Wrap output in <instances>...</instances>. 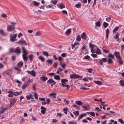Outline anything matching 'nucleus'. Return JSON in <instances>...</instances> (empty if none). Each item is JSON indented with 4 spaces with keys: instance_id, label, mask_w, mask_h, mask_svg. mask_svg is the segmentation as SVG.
I'll list each match as a JSON object with an SVG mask.
<instances>
[{
    "instance_id": "1",
    "label": "nucleus",
    "mask_w": 124,
    "mask_h": 124,
    "mask_svg": "<svg viewBox=\"0 0 124 124\" xmlns=\"http://www.w3.org/2000/svg\"><path fill=\"white\" fill-rule=\"evenodd\" d=\"M22 50L23 53V54L22 55L23 58L25 61H26L28 58V57L27 56V51L24 47H22Z\"/></svg>"
},
{
    "instance_id": "2",
    "label": "nucleus",
    "mask_w": 124,
    "mask_h": 124,
    "mask_svg": "<svg viewBox=\"0 0 124 124\" xmlns=\"http://www.w3.org/2000/svg\"><path fill=\"white\" fill-rule=\"evenodd\" d=\"M17 34H15L13 36H12V35L11 34H10V41L12 42H14L16 40V37Z\"/></svg>"
},
{
    "instance_id": "3",
    "label": "nucleus",
    "mask_w": 124,
    "mask_h": 124,
    "mask_svg": "<svg viewBox=\"0 0 124 124\" xmlns=\"http://www.w3.org/2000/svg\"><path fill=\"white\" fill-rule=\"evenodd\" d=\"M70 77L72 79L73 78H78L80 77L81 78L82 77H81L78 75H77L75 73H74L71 74L70 76Z\"/></svg>"
},
{
    "instance_id": "4",
    "label": "nucleus",
    "mask_w": 124,
    "mask_h": 124,
    "mask_svg": "<svg viewBox=\"0 0 124 124\" xmlns=\"http://www.w3.org/2000/svg\"><path fill=\"white\" fill-rule=\"evenodd\" d=\"M16 99L14 98H13L11 99V101L10 102V107H11L14 105V103L16 102Z\"/></svg>"
},
{
    "instance_id": "5",
    "label": "nucleus",
    "mask_w": 124,
    "mask_h": 124,
    "mask_svg": "<svg viewBox=\"0 0 124 124\" xmlns=\"http://www.w3.org/2000/svg\"><path fill=\"white\" fill-rule=\"evenodd\" d=\"M114 54L117 59H119L120 58H121L120 54L119 52L117 51H115L114 52Z\"/></svg>"
},
{
    "instance_id": "6",
    "label": "nucleus",
    "mask_w": 124,
    "mask_h": 124,
    "mask_svg": "<svg viewBox=\"0 0 124 124\" xmlns=\"http://www.w3.org/2000/svg\"><path fill=\"white\" fill-rule=\"evenodd\" d=\"M26 72H27L29 74H30L33 77L35 76L36 74V72L33 70H32L31 71L27 70Z\"/></svg>"
},
{
    "instance_id": "7",
    "label": "nucleus",
    "mask_w": 124,
    "mask_h": 124,
    "mask_svg": "<svg viewBox=\"0 0 124 124\" xmlns=\"http://www.w3.org/2000/svg\"><path fill=\"white\" fill-rule=\"evenodd\" d=\"M15 27L13 26L12 27L11 25H8L7 29L9 31H12L14 30Z\"/></svg>"
},
{
    "instance_id": "8",
    "label": "nucleus",
    "mask_w": 124,
    "mask_h": 124,
    "mask_svg": "<svg viewBox=\"0 0 124 124\" xmlns=\"http://www.w3.org/2000/svg\"><path fill=\"white\" fill-rule=\"evenodd\" d=\"M81 37L82 39L84 40L86 39L87 38L86 34L84 32L82 33Z\"/></svg>"
},
{
    "instance_id": "9",
    "label": "nucleus",
    "mask_w": 124,
    "mask_h": 124,
    "mask_svg": "<svg viewBox=\"0 0 124 124\" xmlns=\"http://www.w3.org/2000/svg\"><path fill=\"white\" fill-rule=\"evenodd\" d=\"M21 52V51L19 47H18L14 49V52L19 54Z\"/></svg>"
},
{
    "instance_id": "10",
    "label": "nucleus",
    "mask_w": 124,
    "mask_h": 124,
    "mask_svg": "<svg viewBox=\"0 0 124 124\" xmlns=\"http://www.w3.org/2000/svg\"><path fill=\"white\" fill-rule=\"evenodd\" d=\"M18 43L20 44H24L26 45H27V44L26 43V41L24 40H20L18 42Z\"/></svg>"
},
{
    "instance_id": "11",
    "label": "nucleus",
    "mask_w": 124,
    "mask_h": 124,
    "mask_svg": "<svg viewBox=\"0 0 124 124\" xmlns=\"http://www.w3.org/2000/svg\"><path fill=\"white\" fill-rule=\"evenodd\" d=\"M86 116V114L85 113H84L83 114H81L80 116H79L78 118V121H79L84 116Z\"/></svg>"
},
{
    "instance_id": "12",
    "label": "nucleus",
    "mask_w": 124,
    "mask_h": 124,
    "mask_svg": "<svg viewBox=\"0 0 124 124\" xmlns=\"http://www.w3.org/2000/svg\"><path fill=\"white\" fill-rule=\"evenodd\" d=\"M47 82L49 83H53V84H55L56 82H55L53 79L50 78L47 81Z\"/></svg>"
},
{
    "instance_id": "13",
    "label": "nucleus",
    "mask_w": 124,
    "mask_h": 124,
    "mask_svg": "<svg viewBox=\"0 0 124 124\" xmlns=\"http://www.w3.org/2000/svg\"><path fill=\"white\" fill-rule=\"evenodd\" d=\"M96 50L95 52V53L98 54H100L101 53V50L97 47H96Z\"/></svg>"
},
{
    "instance_id": "14",
    "label": "nucleus",
    "mask_w": 124,
    "mask_h": 124,
    "mask_svg": "<svg viewBox=\"0 0 124 124\" xmlns=\"http://www.w3.org/2000/svg\"><path fill=\"white\" fill-rule=\"evenodd\" d=\"M40 79L43 81H45L47 79V78L46 77L42 76L40 77Z\"/></svg>"
},
{
    "instance_id": "15",
    "label": "nucleus",
    "mask_w": 124,
    "mask_h": 124,
    "mask_svg": "<svg viewBox=\"0 0 124 124\" xmlns=\"http://www.w3.org/2000/svg\"><path fill=\"white\" fill-rule=\"evenodd\" d=\"M89 47L91 48V49H93L94 48H96V47H97L96 45L91 44V43H89Z\"/></svg>"
},
{
    "instance_id": "16",
    "label": "nucleus",
    "mask_w": 124,
    "mask_h": 124,
    "mask_svg": "<svg viewBox=\"0 0 124 124\" xmlns=\"http://www.w3.org/2000/svg\"><path fill=\"white\" fill-rule=\"evenodd\" d=\"M23 63L22 62H20L17 64V66L19 68H20L23 66Z\"/></svg>"
},
{
    "instance_id": "17",
    "label": "nucleus",
    "mask_w": 124,
    "mask_h": 124,
    "mask_svg": "<svg viewBox=\"0 0 124 124\" xmlns=\"http://www.w3.org/2000/svg\"><path fill=\"white\" fill-rule=\"evenodd\" d=\"M22 93V91H20L19 92H15L14 93H13V95L15 96H17L19 95L20 94Z\"/></svg>"
},
{
    "instance_id": "18",
    "label": "nucleus",
    "mask_w": 124,
    "mask_h": 124,
    "mask_svg": "<svg viewBox=\"0 0 124 124\" xmlns=\"http://www.w3.org/2000/svg\"><path fill=\"white\" fill-rule=\"evenodd\" d=\"M8 109V108H2L0 110V113L1 114L2 113H3L4 112V111L6 110H7Z\"/></svg>"
},
{
    "instance_id": "19",
    "label": "nucleus",
    "mask_w": 124,
    "mask_h": 124,
    "mask_svg": "<svg viewBox=\"0 0 124 124\" xmlns=\"http://www.w3.org/2000/svg\"><path fill=\"white\" fill-rule=\"evenodd\" d=\"M62 85L63 87H67V89H69L70 88V87L69 86V85L66 84H62Z\"/></svg>"
},
{
    "instance_id": "20",
    "label": "nucleus",
    "mask_w": 124,
    "mask_h": 124,
    "mask_svg": "<svg viewBox=\"0 0 124 124\" xmlns=\"http://www.w3.org/2000/svg\"><path fill=\"white\" fill-rule=\"evenodd\" d=\"M75 102L76 104L78 105H81L83 104V103L80 101H76Z\"/></svg>"
},
{
    "instance_id": "21",
    "label": "nucleus",
    "mask_w": 124,
    "mask_h": 124,
    "mask_svg": "<svg viewBox=\"0 0 124 124\" xmlns=\"http://www.w3.org/2000/svg\"><path fill=\"white\" fill-rule=\"evenodd\" d=\"M54 78L58 80H59L60 79V77L58 75H55L54 76Z\"/></svg>"
},
{
    "instance_id": "22",
    "label": "nucleus",
    "mask_w": 124,
    "mask_h": 124,
    "mask_svg": "<svg viewBox=\"0 0 124 124\" xmlns=\"http://www.w3.org/2000/svg\"><path fill=\"white\" fill-rule=\"evenodd\" d=\"M33 2L34 5L36 6H38L40 4L39 2H38L35 1H33Z\"/></svg>"
},
{
    "instance_id": "23",
    "label": "nucleus",
    "mask_w": 124,
    "mask_h": 124,
    "mask_svg": "<svg viewBox=\"0 0 124 124\" xmlns=\"http://www.w3.org/2000/svg\"><path fill=\"white\" fill-rule=\"evenodd\" d=\"M81 40V37L80 35H78L77 37L76 40L78 41H80Z\"/></svg>"
},
{
    "instance_id": "24",
    "label": "nucleus",
    "mask_w": 124,
    "mask_h": 124,
    "mask_svg": "<svg viewBox=\"0 0 124 124\" xmlns=\"http://www.w3.org/2000/svg\"><path fill=\"white\" fill-rule=\"evenodd\" d=\"M94 82L96 84L98 85H101L102 84V83L100 81H95Z\"/></svg>"
},
{
    "instance_id": "25",
    "label": "nucleus",
    "mask_w": 124,
    "mask_h": 124,
    "mask_svg": "<svg viewBox=\"0 0 124 124\" xmlns=\"http://www.w3.org/2000/svg\"><path fill=\"white\" fill-rule=\"evenodd\" d=\"M68 81L67 80L65 79H62L61 80V82L62 83V84H65V83L66 82H67Z\"/></svg>"
},
{
    "instance_id": "26",
    "label": "nucleus",
    "mask_w": 124,
    "mask_h": 124,
    "mask_svg": "<svg viewBox=\"0 0 124 124\" xmlns=\"http://www.w3.org/2000/svg\"><path fill=\"white\" fill-rule=\"evenodd\" d=\"M113 62V61L110 58H109L108 59V64H111Z\"/></svg>"
},
{
    "instance_id": "27",
    "label": "nucleus",
    "mask_w": 124,
    "mask_h": 124,
    "mask_svg": "<svg viewBox=\"0 0 124 124\" xmlns=\"http://www.w3.org/2000/svg\"><path fill=\"white\" fill-rule=\"evenodd\" d=\"M38 58L42 62H44V59L43 57L42 56H39L38 57Z\"/></svg>"
},
{
    "instance_id": "28",
    "label": "nucleus",
    "mask_w": 124,
    "mask_h": 124,
    "mask_svg": "<svg viewBox=\"0 0 124 124\" xmlns=\"http://www.w3.org/2000/svg\"><path fill=\"white\" fill-rule=\"evenodd\" d=\"M108 25V23L104 22L103 23V25L105 28H106Z\"/></svg>"
},
{
    "instance_id": "29",
    "label": "nucleus",
    "mask_w": 124,
    "mask_h": 124,
    "mask_svg": "<svg viewBox=\"0 0 124 124\" xmlns=\"http://www.w3.org/2000/svg\"><path fill=\"white\" fill-rule=\"evenodd\" d=\"M96 50V48H94L93 49H91V51L93 53L95 52Z\"/></svg>"
},
{
    "instance_id": "30",
    "label": "nucleus",
    "mask_w": 124,
    "mask_h": 124,
    "mask_svg": "<svg viewBox=\"0 0 124 124\" xmlns=\"http://www.w3.org/2000/svg\"><path fill=\"white\" fill-rule=\"evenodd\" d=\"M43 54L46 57H47L48 55V53L46 51H43Z\"/></svg>"
},
{
    "instance_id": "31",
    "label": "nucleus",
    "mask_w": 124,
    "mask_h": 124,
    "mask_svg": "<svg viewBox=\"0 0 124 124\" xmlns=\"http://www.w3.org/2000/svg\"><path fill=\"white\" fill-rule=\"evenodd\" d=\"M71 30L70 29H68L65 32V33L66 34H68L71 32Z\"/></svg>"
},
{
    "instance_id": "32",
    "label": "nucleus",
    "mask_w": 124,
    "mask_h": 124,
    "mask_svg": "<svg viewBox=\"0 0 124 124\" xmlns=\"http://www.w3.org/2000/svg\"><path fill=\"white\" fill-rule=\"evenodd\" d=\"M108 57H109L113 59H114V55L112 54H108Z\"/></svg>"
},
{
    "instance_id": "33",
    "label": "nucleus",
    "mask_w": 124,
    "mask_h": 124,
    "mask_svg": "<svg viewBox=\"0 0 124 124\" xmlns=\"http://www.w3.org/2000/svg\"><path fill=\"white\" fill-rule=\"evenodd\" d=\"M68 109L67 107L63 109V111L64 112V113L65 114H67V111L68 110Z\"/></svg>"
},
{
    "instance_id": "34",
    "label": "nucleus",
    "mask_w": 124,
    "mask_h": 124,
    "mask_svg": "<svg viewBox=\"0 0 124 124\" xmlns=\"http://www.w3.org/2000/svg\"><path fill=\"white\" fill-rule=\"evenodd\" d=\"M72 106L74 107L75 108L77 109H79L80 108V107L76 105H73Z\"/></svg>"
},
{
    "instance_id": "35",
    "label": "nucleus",
    "mask_w": 124,
    "mask_h": 124,
    "mask_svg": "<svg viewBox=\"0 0 124 124\" xmlns=\"http://www.w3.org/2000/svg\"><path fill=\"white\" fill-rule=\"evenodd\" d=\"M0 33L4 36L6 35V34L4 33V31L3 30H0Z\"/></svg>"
},
{
    "instance_id": "36",
    "label": "nucleus",
    "mask_w": 124,
    "mask_h": 124,
    "mask_svg": "<svg viewBox=\"0 0 124 124\" xmlns=\"http://www.w3.org/2000/svg\"><path fill=\"white\" fill-rule=\"evenodd\" d=\"M79 112L78 111H76L73 112L74 114L75 115L78 116L79 114Z\"/></svg>"
},
{
    "instance_id": "37",
    "label": "nucleus",
    "mask_w": 124,
    "mask_h": 124,
    "mask_svg": "<svg viewBox=\"0 0 124 124\" xmlns=\"http://www.w3.org/2000/svg\"><path fill=\"white\" fill-rule=\"evenodd\" d=\"M119 83L122 86L124 85V82L123 80H120L119 81Z\"/></svg>"
},
{
    "instance_id": "38",
    "label": "nucleus",
    "mask_w": 124,
    "mask_h": 124,
    "mask_svg": "<svg viewBox=\"0 0 124 124\" xmlns=\"http://www.w3.org/2000/svg\"><path fill=\"white\" fill-rule=\"evenodd\" d=\"M68 124H77V122L74 121H71L69 122Z\"/></svg>"
},
{
    "instance_id": "39",
    "label": "nucleus",
    "mask_w": 124,
    "mask_h": 124,
    "mask_svg": "<svg viewBox=\"0 0 124 124\" xmlns=\"http://www.w3.org/2000/svg\"><path fill=\"white\" fill-rule=\"evenodd\" d=\"M59 7L60 8H65V6L63 4H61L59 6Z\"/></svg>"
},
{
    "instance_id": "40",
    "label": "nucleus",
    "mask_w": 124,
    "mask_h": 124,
    "mask_svg": "<svg viewBox=\"0 0 124 124\" xmlns=\"http://www.w3.org/2000/svg\"><path fill=\"white\" fill-rule=\"evenodd\" d=\"M119 29L118 27H115L113 30V32H115Z\"/></svg>"
},
{
    "instance_id": "41",
    "label": "nucleus",
    "mask_w": 124,
    "mask_h": 124,
    "mask_svg": "<svg viewBox=\"0 0 124 124\" xmlns=\"http://www.w3.org/2000/svg\"><path fill=\"white\" fill-rule=\"evenodd\" d=\"M119 35V33H117L116 35L114 36V38L116 39H117L118 38Z\"/></svg>"
},
{
    "instance_id": "42",
    "label": "nucleus",
    "mask_w": 124,
    "mask_h": 124,
    "mask_svg": "<svg viewBox=\"0 0 124 124\" xmlns=\"http://www.w3.org/2000/svg\"><path fill=\"white\" fill-rule=\"evenodd\" d=\"M117 60L119 61V62L120 64H122L123 63V62L121 59V58L119 59H117Z\"/></svg>"
},
{
    "instance_id": "43",
    "label": "nucleus",
    "mask_w": 124,
    "mask_h": 124,
    "mask_svg": "<svg viewBox=\"0 0 124 124\" xmlns=\"http://www.w3.org/2000/svg\"><path fill=\"white\" fill-rule=\"evenodd\" d=\"M57 2L58 1L56 0H52L51 1V2L54 5L56 4Z\"/></svg>"
},
{
    "instance_id": "44",
    "label": "nucleus",
    "mask_w": 124,
    "mask_h": 124,
    "mask_svg": "<svg viewBox=\"0 0 124 124\" xmlns=\"http://www.w3.org/2000/svg\"><path fill=\"white\" fill-rule=\"evenodd\" d=\"M41 34L40 32V31L37 32L35 34V35L36 36H39Z\"/></svg>"
},
{
    "instance_id": "45",
    "label": "nucleus",
    "mask_w": 124,
    "mask_h": 124,
    "mask_svg": "<svg viewBox=\"0 0 124 124\" xmlns=\"http://www.w3.org/2000/svg\"><path fill=\"white\" fill-rule=\"evenodd\" d=\"M81 5L79 4H77L75 6V7L77 8H79L81 7Z\"/></svg>"
},
{
    "instance_id": "46",
    "label": "nucleus",
    "mask_w": 124,
    "mask_h": 124,
    "mask_svg": "<svg viewBox=\"0 0 124 124\" xmlns=\"http://www.w3.org/2000/svg\"><path fill=\"white\" fill-rule=\"evenodd\" d=\"M96 25L98 27H100V23L99 22H97L95 23Z\"/></svg>"
},
{
    "instance_id": "47",
    "label": "nucleus",
    "mask_w": 124,
    "mask_h": 124,
    "mask_svg": "<svg viewBox=\"0 0 124 124\" xmlns=\"http://www.w3.org/2000/svg\"><path fill=\"white\" fill-rule=\"evenodd\" d=\"M46 62H48V63L52 64L53 63V61L50 59H48L47 60Z\"/></svg>"
},
{
    "instance_id": "48",
    "label": "nucleus",
    "mask_w": 124,
    "mask_h": 124,
    "mask_svg": "<svg viewBox=\"0 0 124 124\" xmlns=\"http://www.w3.org/2000/svg\"><path fill=\"white\" fill-rule=\"evenodd\" d=\"M46 8H51L52 7V5L51 4H50L48 6L46 5Z\"/></svg>"
},
{
    "instance_id": "49",
    "label": "nucleus",
    "mask_w": 124,
    "mask_h": 124,
    "mask_svg": "<svg viewBox=\"0 0 124 124\" xmlns=\"http://www.w3.org/2000/svg\"><path fill=\"white\" fill-rule=\"evenodd\" d=\"M34 96L35 98L36 99H38V95L36 93H34Z\"/></svg>"
},
{
    "instance_id": "50",
    "label": "nucleus",
    "mask_w": 124,
    "mask_h": 124,
    "mask_svg": "<svg viewBox=\"0 0 124 124\" xmlns=\"http://www.w3.org/2000/svg\"><path fill=\"white\" fill-rule=\"evenodd\" d=\"M67 53H63L61 54V56L63 57H64L67 55Z\"/></svg>"
},
{
    "instance_id": "51",
    "label": "nucleus",
    "mask_w": 124,
    "mask_h": 124,
    "mask_svg": "<svg viewBox=\"0 0 124 124\" xmlns=\"http://www.w3.org/2000/svg\"><path fill=\"white\" fill-rule=\"evenodd\" d=\"M118 120L122 124H124V122L121 119H119Z\"/></svg>"
},
{
    "instance_id": "52",
    "label": "nucleus",
    "mask_w": 124,
    "mask_h": 124,
    "mask_svg": "<svg viewBox=\"0 0 124 124\" xmlns=\"http://www.w3.org/2000/svg\"><path fill=\"white\" fill-rule=\"evenodd\" d=\"M90 115L93 116H95V113L94 112H90Z\"/></svg>"
},
{
    "instance_id": "53",
    "label": "nucleus",
    "mask_w": 124,
    "mask_h": 124,
    "mask_svg": "<svg viewBox=\"0 0 124 124\" xmlns=\"http://www.w3.org/2000/svg\"><path fill=\"white\" fill-rule=\"evenodd\" d=\"M87 70L90 73H92L93 71V70L91 68L87 69Z\"/></svg>"
},
{
    "instance_id": "54",
    "label": "nucleus",
    "mask_w": 124,
    "mask_h": 124,
    "mask_svg": "<svg viewBox=\"0 0 124 124\" xmlns=\"http://www.w3.org/2000/svg\"><path fill=\"white\" fill-rule=\"evenodd\" d=\"M111 20V18L110 17H107L106 18V20L108 22H109Z\"/></svg>"
},
{
    "instance_id": "55",
    "label": "nucleus",
    "mask_w": 124,
    "mask_h": 124,
    "mask_svg": "<svg viewBox=\"0 0 124 124\" xmlns=\"http://www.w3.org/2000/svg\"><path fill=\"white\" fill-rule=\"evenodd\" d=\"M27 84H24L23 85L22 87V88L23 89H24L27 86Z\"/></svg>"
},
{
    "instance_id": "56",
    "label": "nucleus",
    "mask_w": 124,
    "mask_h": 124,
    "mask_svg": "<svg viewBox=\"0 0 124 124\" xmlns=\"http://www.w3.org/2000/svg\"><path fill=\"white\" fill-rule=\"evenodd\" d=\"M90 58V56L88 55H87L85 56L84 57V59H88Z\"/></svg>"
},
{
    "instance_id": "57",
    "label": "nucleus",
    "mask_w": 124,
    "mask_h": 124,
    "mask_svg": "<svg viewBox=\"0 0 124 124\" xmlns=\"http://www.w3.org/2000/svg\"><path fill=\"white\" fill-rule=\"evenodd\" d=\"M91 56L94 58H95L96 57L97 55L96 54H91Z\"/></svg>"
},
{
    "instance_id": "58",
    "label": "nucleus",
    "mask_w": 124,
    "mask_h": 124,
    "mask_svg": "<svg viewBox=\"0 0 124 124\" xmlns=\"http://www.w3.org/2000/svg\"><path fill=\"white\" fill-rule=\"evenodd\" d=\"M102 60L104 62H106L107 61V60L106 58H103L102 59Z\"/></svg>"
},
{
    "instance_id": "59",
    "label": "nucleus",
    "mask_w": 124,
    "mask_h": 124,
    "mask_svg": "<svg viewBox=\"0 0 124 124\" xmlns=\"http://www.w3.org/2000/svg\"><path fill=\"white\" fill-rule=\"evenodd\" d=\"M80 89H81L86 90H89V88H87L85 87H82L80 88Z\"/></svg>"
},
{
    "instance_id": "60",
    "label": "nucleus",
    "mask_w": 124,
    "mask_h": 124,
    "mask_svg": "<svg viewBox=\"0 0 124 124\" xmlns=\"http://www.w3.org/2000/svg\"><path fill=\"white\" fill-rule=\"evenodd\" d=\"M33 58V55H29V58L30 61L32 60Z\"/></svg>"
},
{
    "instance_id": "61",
    "label": "nucleus",
    "mask_w": 124,
    "mask_h": 124,
    "mask_svg": "<svg viewBox=\"0 0 124 124\" xmlns=\"http://www.w3.org/2000/svg\"><path fill=\"white\" fill-rule=\"evenodd\" d=\"M63 101L64 102H65V103L66 104H69L70 103V101H69L67 100L66 99H64Z\"/></svg>"
},
{
    "instance_id": "62",
    "label": "nucleus",
    "mask_w": 124,
    "mask_h": 124,
    "mask_svg": "<svg viewBox=\"0 0 124 124\" xmlns=\"http://www.w3.org/2000/svg\"><path fill=\"white\" fill-rule=\"evenodd\" d=\"M83 80L84 81L86 82L88 81V78H84L83 79Z\"/></svg>"
},
{
    "instance_id": "63",
    "label": "nucleus",
    "mask_w": 124,
    "mask_h": 124,
    "mask_svg": "<svg viewBox=\"0 0 124 124\" xmlns=\"http://www.w3.org/2000/svg\"><path fill=\"white\" fill-rule=\"evenodd\" d=\"M53 57L55 60H57V58L56 56V55H53Z\"/></svg>"
},
{
    "instance_id": "64",
    "label": "nucleus",
    "mask_w": 124,
    "mask_h": 124,
    "mask_svg": "<svg viewBox=\"0 0 124 124\" xmlns=\"http://www.w3.org/2000/svg\"><path fill=\"white\" fill-rule=\"evenodd\" d=\"M22 34L20 32L18 34V38H20V37L22 36Z\"/></svg>"
}]
</instances>
